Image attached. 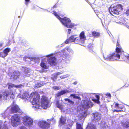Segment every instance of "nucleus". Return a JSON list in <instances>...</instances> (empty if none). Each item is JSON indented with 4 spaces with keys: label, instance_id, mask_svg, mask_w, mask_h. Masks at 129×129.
I'll list each match as a JSON object with an SVG mask.
<instances>
[{
    "label": "nucleus",
    "instance_id": "obj_39",
    "mask_svg": "<svg viewBox=\"0 0 129 129\" xmlns=\"http://www.w3.org/2000/svg\"><path fill=\"white\" fill-rule=\"evenodd\" d=\"M124 126L128 127L129 126V122H126L123 123Z\"/></svg>",
    "mask_w": 129,
    "mask_h": 129
},
{
    "label": "nucleus",
    "instance_id": "obj_2",
    "mask_svg": "<svg viewBox=\"0 0 129 129\" xmlns=\"http://www.w3.org/2000/svg\"><path fill=\"white\" fill-rule=\"evenodd\" d=\"M119 45L120 44L117 42L116 49V52L108 54L106 57L104 56V59L109 61L118 60L117 59L120 58V56H121L122 54H124V52L120 47Z\"/></svg>",
    "mask_w": 129,
    "mask_h": 129
},
{
    "label": "nucleus",
    "instance_id": "obj_40",
    "mask_svg": "<svg viewBox=\"0 0 129 129\" xmlns=\"http://www.w3.org/2000/svg\"><path fill=\"white\" fill-rule=\"evenodd\" d=\"M18 129H27V128L25 126H20Z\"/></svg>",
    "mask_w": 129,
    "mask_h": 129
},
{
    "label": "nucleus",
    "instance_id": "obj_31",
    "mask_svg": "<svg viewBox=\"0 0 129 129\" xmlns=\"http://www.w3.org/2000/svg\"><path fill=\"white\" fill-rule=\"evenodd\" d=\"M56 104L57 107L59 109H61L62 108V106L61 103H59V101H57Z\"/></svg>",
    "mask_w": 129,
    "mask_h": 129
},
{
    "label": "nucleus",
    "instance_id": "obj_38",
    "mask_svg": "<svg viewBox=\"0 0 129 129\" xmlns=\"http://www.w3.org/2000/svg\"><path fill=\"white\" fill-rule=\"evenodd\" d=\"M73 96L74 98L79 99L80 97L78 96H76L75 94H71L70 95V97Z\"/></svg>",
    "mask_w": 129,
    "mask_h": 129
},
{
    "label": "nucleus",
    "instance_id": "obj_3",
    "mask_svg": "<svg viewBox=\"0 0 129 129\" xmlns=\"http://www.w3.org/2000/svg\"><path fill=\"white\" fill-rule=\"evenodd\" d=\"M86 40V38L85 35V33L82 31L79 35V38L76 37V35L71 36L69 39L67 40L65 42V43L67 44L69 43L74 42L76 44H79L82 45Z\"/></svg>",
    "mask_w": 129,
    "mask_h": 129
},
{
    "label": "nucleus",
    "instance_id": "obj_47",
    "mask_svg": "<svg viewBox=\"0 0 129 129\" xmlns=\"http://www.w3.org/2000/svg\"><path fill=\"white\" fill-rule=\"evenodd\" d=\"M3 99V95L2 96L1 94H0V101L2 100V99Z\"/></svg>",
    "mask_w": 129,
    "mask_h": 129
},
{
    "label": "nucleus",
    "instance_id": "obj_49",
    "mask_svg": "<svg viewBox=\"0 0 129 129\" xmlns=\"http://www.w3.org/2000/svg\"><path fill=\"white\" fill-rule=\"evenodd\" d=\"M3 45V43L2 42H0V47H1Z\"/></svg>",
    "mask_w": 129,
    "mask_h": 129
},
{
    "label": "nucleus",
    "instance_id": "obj_15",
    "mask_svg": "<svg viewBox=\"0 0 129 129\" xmlns=\"http://www.w3.org/2000/svg\"><path fill=\"white\" fill-rule=\"evenodd\" d=\"M87 113L86 110L81 111L80 113L78 115V117L80 119H83V120L87 116Z\"/></svg>",
    "mask_w": 129,
    "mask_h": 129
},
{
    "label": "nucleus",
    "instance_id": "obj_10",
    "mask_svg": "<svg viewBox=\"0 0 129 129\" xmlns=\"http://www.w3.org/2000/svg\"><path fill=\"white\" fill-rule=\"evenodd\" d=\"M38 124L40 127L43 129L48 128L50 127L49 122L43 120L39 121Z\"/></svg>",
    "mask_w": 129,
    "mask_h": 129
},
{
    "label": "nucleus",
    "instance_id": "obj_8",
    "mask_svg": "<svg viewBox=\"0 0 129 129\" xmlns=\"http://www.w3.org/2000/svg\"><path fill=\"white\" fill-rule=\"evenodd\" d=\"M22 121L23 124L27 126L30 127L33 124V119L27 116H24L22 118Z\"/></svg>",
    "mask_w": 129,
    "mask_h": 129
},
{
    "label": "nucleus",
    "instance_id": "obj_45",
    "mask_svg": "<svg viewBox=\"0 0 129 129\" xmlns=\"http://www.w3.org/2000/svg\"><path fill=\"white\" fill-rule=\"evenodd\" d=\"M10 41L9 40L8 42L7 43V44H6L7 46H9L10 45Z\"/></svg>",
    "mask_w": 129,
    "mask_h": 129
},
{
    "label": "nucleus",
    "instance_id": "obj_51",
    "mask_svg": "<svg viewBox=\"0 0 129 129\" xmlns=\"http://www.w3.org/2000/svg\"><path fill=\"white\" fill-rule=\"evenodd\" d=\"M109 21H107V20H105V22H106V23H108Z\"/></svg>",
    "mask_w": 129,
    "mask_h": 129
},
{
    "label": "nucleus",
    "instance_id": "obj_29",
    "mask_svg": "<svg viewBox=\"0 0 129 129\" xmlns=\"http://www.w3.org/2000/svg\"><path fill=\"white\" fill-rule=\"evenodd\" d=\"M92 35L93 36L97 38L100 35V33L96 32L95 31H93L92 33Z\"/></svg>",
    "mask_w": 129,
    "mask_h": 129
},
{
    "label": "nucleus",
    "instance_id": "obj_36",
    "mask_svg": "<svg viewBox=\"0 0 129 129\" xmlns=\"http://www.w3.org/2000/svg\"><path fill=\"white\" fill-rule=\"evenodd\" d=\"M11 50L9 48H7L5 49L3 51L5 53L7 54V55L8 54V53Z\"/></svg>",
    "mask_w": 129,
    "mask_h": 129
},
{
    "label": "nucleus",
    "instance_id": "obj_32",
    "mask_svg": "<svg viewBox=\"0 0 129 129\" xmlns=\"http://www.w3.org/2000/svg\"><path fill=\"white\" fill-rule=\"evenodd\" d=\"M47 121L48 122H50V123H49L50 125V124H54L56 121V120L53 118L52 119L50 120H48Z\"/></svg>",
    "mask_w": 129,
    "mask_h": 129
},
{
    "label": "nucleus",
    "instance_id": "obj_6",
    "mask_svg": "<svg viewBox=\"0 0 129 129\" xmlns=\"http://www.w3.org/2000/svg\"><path fill=\"white\" fill-rule=\"evenodd\" d=\"M122 6L121 5H115L111 6L109 9L111 14H118L119 12L122 10Z\"/></svg>",
    "mask_w": 129,
    "mask_h": 129
},
{
    "label": "nucleus",
    "instance_id": "obj_20",
    "mask_svg": "<svg viewBox=\"0 0 129 129\" xmlns=\"http://www.w3.org/2000/svg\"><path fill=\"white\" fill-rule=\"evenodd\" d=\"M69 91L67 90H62L60 91L57 93L56 94V96L59 97L63 94H64L67 93L69 92Z\"/></svg>",
    "mask_w": 129,
    "mask_h": 129
},
{
    "label": "nucleus",
    "instance_id": "obj_24",
    "mask_svg": "<svg viewBox=\"0 0 129 129\" xmlns=\"http://www.w3.org/2000/svg\"><path fill=\"white\" fill-rule=\"evenodd\" d=\"M86 129H96L95 125L91 123H89Z\"/></svg>",
    "mask_w": 129,
    "mask_h": 129
},
{
    "label": "nucleus",
    "instance_id": "obj_5",
    "mask_svg": "<svg viewBox=\"0 0 129 129\" xmlns=\"http://www.w3.org/2000/svg\"><path fill=\"white\" fill-rule=\"evenodd\" d=\"M66 51L71 53L73 54L74 53V51L70 48L67 47L62 50L61 52V54L62 56V60H65V61L69 60H70L69 55L66 53Z\"/></svg>",
    "mask_w": 129,
    "mask_h": 129
},
{
    "label": "nucleus",
    "instance_id": "obj_27",
    "mask_svg": "<svg viewBox=\"0 0 129 129\" xmlns=\"http://www.w3.org/2000/svg\"><path fill=\"white\" fill-rule=\"evenodd\" d=\"M124 106L121 105H119L118 103H115V108H117L119 109H121L123 108Z\"/></svg>",
    "mask_w": 129,
    "mask_h": 129
},
{
    "label": "nucleus",
    "instance_id": "obj_54",
    "mask_svg": "<svg viewBox=\"0 0 129 129\" xmlns=\"http://www.w3.org/2000/svg\"><path fill=\"white\" fill-rule=\"evenodd\" d=\"M110 0H105V1L106 2H109Z\"/></svg>",
    "mask_w": 129,
    "mask_h": 129
},
{
    "label": "nucleus",
    "instance_id": "obj_26",
    "mask_svg": "<svg viewBox=\"0 0 129 129\" xmlns=\"http://www.w3.org/2000/svg\"><path fill=\"white\" fill-rule=\"evenodd\" d=\"M10 109L9 108H7V110L4 113L2 114V116L4 117V118H5L6 116L7 115L8 113V111L10 110Z\"/></svg>",
    "mask_w": 129,
    "mask_h": 129
},
{
    "label": "nucleus",
    "instance_id": "obj_9",
    "mask_svg": "<svg viewBox=\"0 0 129 129\" xmlns=\"http://www.w3.org/2000/svg\"><path fill=\"white\" fill-rule=\"evenodd\" d=\"M53 54H51L46 56L48 57L49 63L51 66H55L56 64V59L53 56Z\"/></svg>",
    "mask_w": 129,
    "mask_h": 129
},
{
    "label": "nucleus",
    "instance_id": "obj_18",
    "mask_svg": "<svg viewBox=\"0 0 129 129\" xmlns=\"http://www.w3.org/2000/svg\"><path fill=\"white\" fill-rule=\"evenodd\" d=\"M24 71V74H23L24 77L27 76L28 77L29 76L30 74L29 73L30 71V70L29 69L25 67L23 68Z\"/></svg>",
    "mask_w": 129,
    "mask_h": 129
},
{
    "label": "nucleus",
    "instance_id": "obj_25",
    "mask_svg": "<svg viewBox=\"0 0 129 129\" xmlns=\"http://www.w3.org/2000/svg\"><path fill=\"white\" fill-rule=\"evenodd\" d=\"M28 58L30 59L31 61H34L35 63H38L39 61V59L38 58L29 57Z\"/></svg>",
    "mask_w": 129,
    "mask_h": 129
},
{
    "label": "nucleus",
    "instance_id": "obj_14",
    "mask_svg": "<svg viewBox=\"0 0 129 129\" xmlns=\"http://www.w3.org/2000/svg\"><path fill=\"white\" fill-rule=\"evenodd\" d=\"M11 111L13 113H21V111L16 105H14L11 107Z\"/></svg>",
    "mask_w": 129,
    "mask_h": 129
},
{
    "label": "nucleus",
    "instance_id": "obj_48",
    "mask_svg": "<svg viewBox=\"0 0 129 129\" xmlns=\"http://www.w3.org/2000/svg\"><path fill=\"white\" fill-rule=\"evenodd\" d=\"M77 81H76L73 83V84L74 85H76L77 84Z\"/></svg>",
    "mask_w": 129,
    "mask_h": 129
},
{
    "label": "nucleus",
    "instance_id": "obj_19",
    "mask_svg": "<svg viewBox=\"0 0 129 129\" xmlns=\"http://www.w3.org/2000/svg\"><path fill=\"white\" fill-rule=\"evenodd\" d=\"M63 71H61L54 73L52 75V77H51V79L53 81H55L56 80L58 75L63 73Z\"/></svg>",
    "mask_w": 129,
    "mask_h": 129
},
{
    "label": "nucleus",
    "instance_id": "obj_13",
    "mask_svg": "<svg viewBox=\"0 0 129 129\" xmlns=\"http://www.w3.org/2000/svg\"><path fill=\"white\" fill-rule=\"evenodd\" d=\"M82 105L83 107L87 108L92 107L93 105L92 103L90 101H83Z\"/></svg>",
    "mask_w": 129,
    "mask_h": 129
},
{
    "label": "nucleus",
    "instance_id": "obj_17",
    "mask_svg": "<svg viewBox=\"0 0 129 129\" xmlns=\"http://www.w3.org/2000/svg\"><path fill=\"white\" fill-rule=\"evenodd\" d=\"M8 85V88L9 89H11L13 87L20 88L22 87L23 86V85L22 84L15 85L11 83H9Z\"/></svg>",
    "mask_w": 129,
    "mask_h": 129
},
{
    "label": "nucleus",
    "instance_id": "obj_11",
    "mask_svg": "<svg viewBox=\"0 0 129 129\" xmlns=\"http://www.w3.org/2000/svg\"><path fill=\"white\" fill-rule=\"evenodd\" d=\"M10 97V98H14V95L13 92L11 91L4 92L3 94V99L4 100H6Z\"/></svg>",
    "mask_w": 129,
    "mask_h": 129
},
{
    "label": "nucleus",
    "instance_id": "obj_57",
    "mask_svg": "<svg viewBox=\"0 0 129 129\" xmlns=\"http://www.w3.org/2000/svg\"><path fill=\"white\" fill-rule=\"evenodd\" d=\"M90 48H91V49H92V47H91Z\"/></svg>",
    "mask_w": 129,
    "mask_h": 129
},
{
    "label": "nucleus",
    "instance_id": "obj_35",
    "mask_svg": "<svg viewBox=\"0 0 129 129\" xmlns=\"http://www.w3.org/2000/svg\"><path fill=\"white\" fill-rule=\"evenodd\" d=\"M64 100L65 101H67L68 103H69L70 104L73 105L74 103V102L73 101L70 100L69 99H65Z\"/></svg>",
    "mask_w": 129,
    "mask_h": 129
},
{
    "label": "nucleus",
    "instance_id": "obj_12",
    "mask_svg": "<svg viewBox=\"0 0 129 129\" xmlns=\"http://www.w3.org/2000/svg\"><path fill=\"white\" fill-rule=\"evenodd\" d=\"M92 116L93 117V121L95 123L98 122L100 121L101 117L100 114L98 112L93 113Z\"/></svg>",
    "mask_w": 129,
    "mask_h": 129
},
{
    "label": "nucleus",
    "instance_id": "obj_43",
    "mask_svg": "<svg viewBox=\"0 0 129 129\" xmlns=\"http://www.w3.org/2000/svg\"><path fill=\"white\" fill-rule=\"evenodd\" d=\"M30 0H25V4L26 5H28V2Z\"/></svg>",
    "mask_w": 129,
    "mask_h": 129
},
{
    "label": "nucleus",
    "instance_id": "obj_46",
    "mask_svg": "<svg viewBox=\"0 0 129 129\" xmlns=\"http://www.w3.org/2000/svg\"><path fill=\"white\" fill-rule=\"evenodd\" d=\"M126 14L129 16V9L127 10L126 12Z\"/></svg>",
    "mask_w": 129,
    "mask_h": 129
},
{
    "label": "nucleus",
    "instance_id": "obj_16",
    "mask_svg": "<svg viewBox=\"0 0 129 129\" xmlns=\"http://www.w3.org/2000/svg\"><path fill=\"white\" fill-rule=\"evenodd\" d=\"M19 75L20 73L18 71L14 72L12 75L10 79L15 80L19 77Z\"/></svg>",
    "mask_w": 129,
    "mask_h": 129
},
{
    "label": "nucleus",
    "instance_id": "obj_23",
    "mask_svg": "<svg viewBox=\"0 0 129 129\" xmlns=\"http://www.w3.org/2000/svg\"><path fill=\"white\" fill-rule=\"evenodd\" d=\"M2 121L0 120V129H8V127L6 125L7 122H5L2 126Z\"/></svg>",
    "mask_w": 129,
    "mask_h": 129
},
{
    "label": "nucleus",
    "instance_id": "obj_21",
    "mask_svg": "<svg viewBox=\"0 0 129 129\" xmlns=\"http://www.w3.org/2000/svg\"><path fill=\"white\" fill-rule=\"evenodd\" d=\"M44 83L43 81H36L35 86L36 87L38 88L43 85Z\"/></svg>",
    "mask_w": 129,
    "mask_h": 129
},
{
    "label": "nucleus",
    "instance_id": "obj_55",
    "mask_svg": "<svg viewBox=\"0 0 129 129\" xmlns=\"http://www.w3.org/2000/svg\"><path fill=\"white\" fill-rule=\"evenodd\" d=\"M56 7V5H54L53 7V8H54L55 7Z\"/></svg>",
    "mask_w": 129,
    "mask_h": 129
},
{
    "label": "nucleus",
    "instance_id": "obj_30",
    "mask_svg": "<svg viewBox=\"0 0 129 129\" xmlns=\"http://www.w3.org/2000/svg\"><path fill=\"white\" fill-rule=\"evenodd\" d=\"M96 99H94L93 101L94 102H95L99 104L100 103L99 100L100 99V97L98 95H96Z\"/></svg>",
    "mask_w": 129,
    "mask_h": 129
},
{
    "label": "nucleus",
    "instance_id": "obj_44",
    "mask_svg": "<svg viewBox=\"0 0 129 129\" xmlns=\"http://www.w3.org/2000/svg\"><path fill=\"white\" fill-rule=\"evenodd\" d=\"M71 30L70 29H68L67 31V33L69 34H70L71 33Z\"/></svg>",
    "mask_w": 129,
    "mask_h": 129
},
{
    "label": "nucleus",
    "instance_id": "obj_4",
    "mask_svg": "<svg viewBox=\"0 0 129 129\" xmlns=\"http://www.w3.org/2000/svg\"><path fill=\"white\" fill-rule=\"evenodd\" d=\"M55 16L60 20L62 24L68 28H72L75 25L71 23V20L69 18L64 17L61 18L59 16L56 12L54 11L53 13Z\"/></svg>",
    "mask_w": 129,
    "mask_h": 129
},
{
    "label": "nucleus",
    "instance_id": "obj_56",
    "mask_svg": "<svg viewBox=\"0 0 129 129\" xmlns=\"http://www.w3.org/2000/svg\"><path fill=\"white\" fill-rule=\"evenodd\" d=\"M67 129H70V128H67Z\"/></svg>",
    "mask_w": 129,
    "mask_h": 129
},
{
    "label": "nucleus",
    "instance_id": "obj_52",
    "mask_svg": "<svg viewBox=\"0 0 129 129\" xmlns=\"http://www.w3.org/2000/svg\"><path fill=\"white\" fill-rule=\"evenodd\" d=\"M127 58L129 61V55L127 56Z\"/></svg>",
    "mask_w": 129,
    "mask_h": 129
},
{
    "label": "nucleus",
    "instance_id": "obj_22",
    "mask_svg": "<svg viewBox=\"0 0 129 129\" xmlns=\"http://www.w3.org/2000/svg\"><path fill=\"white\" fill-rule=\"evenodd\" d=\"M41 66L43 68L46 69L47 68V62L45 59H43L41 63Z\"/></svg>",
    "mask_w": 129,
    "mask_h": 129
},
{
    "label": "nucleus",
    "instance_id": "obj_1",
    "mask_svg": "<svg viewBox=\"0 0 129 129\" xmlns=\"http://www.w3.org/2000/svg\"><path fill=\"white\" fill-rule=\"evenodd\" d=\"M17 97L24 100L25 102L27 101V102L29 101H30L33 105L32 108L35 111L41 109V108L46 109L49 106L48 101L47 100V98L44 96H43L41 99V105L40 106L39 102V96L36 93H32L29 96L28 94L26 92L23 94L22 97L21 94H19Z\"/></svg>",
    "mask_w": 129,
    "mask_h": 129
},
{
    "label": "nucleus",
    "instance_id": "obj_42",
    "mask_svg": "<svg viewBox=\"0 0 129 129\" xmlns=\"http://www.w3.org/2000/svg\"><path fill=\"white\" fill-rule=\"evenodd\" d=\"M106 96L109 98L111 97V95L110 93H107L106 94Z\"/></svg>",
    "mask_w": 129,
    "mask_h": 129
},
{
    "label": "nucleus",
    "instance_id": "obj_33",
    "mask_svg": "<svg viewBox=\"0 0 129 129\" xmlns=\"http://www.w3.org/2000/svg\"><path fill=\"white\" fill-rule=\"evenodd\" d=\"M70 75L69 74H67L63 75L61 76L60 77L61 79H63L68 78L70 77Z\"/></svg>",
    "mask_w": 129,
    "mask_h": 129
},
{
    "label": "nucleus",
    "instance_id": "obj_50",
    "mask_svg": "<svg viewBox=\"0 0 129 129\" xmlns=\"http://www.w3.org/2000/svg\"><path fill=\"white\" fill-rule=\"evenodd\" d=\"M121 111L120 110H115L114 111V112L115 111H116L117 112H119L120 111Z\"/></svg>",
    "mask_w": 129,
    "mask_h": 129
},
{
    "label": "nucleus",
    "instance_id": "obj_34",
    "mask_svg": "<svg viewBox=\"0 0 129 129\" xmlns=\"http://www.w3.org/2000/svg\"><path fill=\"white\" fill-rule=\"evenodd\" d=\"M76 129H83L81 124L78 122L76 123Z\"/></svg>",
    "mask_w": 129,
    "mask_h": 129
},
{
    "label": "nucleus",
    "instance_id": "obj_37",
    "mask_svg": "<svg viewBox=\"0 0 129 129\" xmlns=\"http://www.w3.org/2000/svg\"><path fill=\"white\" fill-rule=\"evenodd\" d=\"M7 56V54L3 51L0 53V56L3 58Z\"/></svg>",
    "mask_w": 129,
    "mask_h": 129
},
{
    "label": "nucleus",
    "instance_id": "obj_41",
    "mask_svg": "<svg viewBox=\"0 0 129 129\" xmlns=\"http://www.w3.org/2000/svg\"><path fill=\"white\" fill-rule=\"evenodd\" d=\"M53 88L56 90H57L59 89V87L56 86H54L53 87Z\"/></svg>",
    "mask_w": 129,
    "mask_h": 129
},
{
    "label": "nucleus",
    "instance_id": "obj_28",
    "mask_svg": "<svg viewBox=\"0 0 129 129\" xmlns=\"http://www.w3.org/2000/svg\"><path fill=\"white\" fill-rule=\"evenodd\" d=\"M66 119L64 117L61 116L60 119V123L62 124H63L65 123Z\"/></svg>",
    "mask_w": 129,
    "mask_h": 129
},
{
    "label": "nucleus",
    "instance_id": "obj_53",
    "mask_svg": "<svg viewBox=\"0 0 129 129\" xmlns=\"http://www.w3.org/2000/svg\"><path fill=\"white\" fill-rule=\"evenodd\" d=\"M92 46V44H90L89 45H88V47L89 48V47H90V46Z\"/></svg>",
    "mask_w": 129,
    "mask_h": 129
},
{
    "label": "nucleus",
    "instance_id": "obj_58",
    "mask_svg": "<svg viewBox=\"0 0 129 129\" xmlns=\"http://www.w3.org/2000/svg\"><path fill=\"white\" fill-rule=\"evenodd\" d=\"M47 10V11H48V10Z\"/></svg>",
    "mask_w": 129,
    "mask_h": 129
},
{
    "label": "nucleus",
    "instance_id": "obj_7",
    "mask_svg": "<svg viewBox=\"0 0 129 129\" xmlns=\"http://www.w3.org/2000/svg\"><path fill=\"white\" fill-rule=\"evenodd\" d=\"M20 123V117L17 114H15L11 118V124L13 127H16Z\"/></svg>",
    "mask_w": 129,
    "mask_h": 129
}]
</instances>
